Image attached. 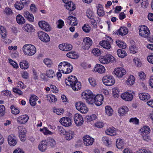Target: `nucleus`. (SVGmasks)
<instances>
[{
    "label": "nucleus",
    "instance_id": "obj_20",
    "mask_svg": "<svg viewBox=\"0 0 153 153\" xmlns=\"http://www.w3.org/2000/svg\"><path fill=\"white\" fill-rule=\"evenodd\" d=\"M139 97L140 100L146 101L150 98L149 94L146 93H141L139 94Z\"/></svg>",
    "mask_w": 153,
    "mask_h": 153
},
{
    "label": "nucleus",
    "instance_id": "obj_52",
    "mask_svg": "<svg viewBox=\"0 0 153 153\" xmlns=\"http://www.w3.org/2000/svg\"><path fill=\"white\" fill-rule=\"evenodd\" d=\"M44 62L45 64L48 67H51L52 64L51 60L49 59H45L44 60Z\"/></svg>",
    "mask_w": 153,
    "mask_h": 153
},
{
    "label": "nucleus",
    "instance_id": "obj_60",
    "mask_svg": "<svg viewBox=\"0 0 153 153\" xmlns=\"http://www.w3.org/2000/svg\"><path fill=\"white\" fill-rule=\"evenodd\" d=\"M97 116L96 115L94 114L91 115L86 117V118L88 121H91L95 119Z\"/></svg>",
    "mask_w": 153,
    "mask_h": 153
},
{
    "label": "nucleus",
    "instance_id": "obj_64",
    "mask_svg": "<svg viewBox=\"0 0 153 153\" xmlns=\"http://www.w3.org/2000/svg\"><path fill=\"white\" fill-rule=\"evenodd\" d=\"M129 122L133 123L135 124H138L139 123V120L136 117L132 118L130 119Z\"/></svg>",
    "mask_w": 153,
    "mask_h": 153
},
{
    "label": "nucleus",
    "instance_id": "obj_33",
    "mask_svg": "<svg viewBox=\"0 0 153 153\" xmlns=\"http://www.w3.org/2000/svg\"><path fill=\"white\" fill-rule=\"evenodd\" d=\"M118 33L119 35L124 36L128 32V30L126 27H121L118 30Z\"/></svg>",
    "mask_w": 153,
    "mask_h": 153
},
{
    "label": "nucleus",
    "instance_id": "obj_34",
    "mask_svg": "<svg viewBox=\"0 0 153 153\" xmlns=\"http://www.w3.org/2000/svg\"><path fill=\"white\" fill-rule=\"evenodd\" d=\"M128 108L126 106H123L119 108L118 110V113L121 115L126 114L128 111Z\"/></svg>",
    "mask_w": 153,
    "mask_h": 153
},
{
    "label": "nucleus",
    "instance_id": "obj_22",
    "mask_svg": "<svg viewBox=\"0 0 153 153\" xmlns=\"http://www.w3.org/2000/svg\"><path fill=\"white\" fill-rule=\"evenodd\" d=\"M29 117L26 115L21 116L19 117L17 119L18 122L21 124H25L28 120Z\"/></svg>",
    "mask_w": 153,
    "mask_h": 153
},
{
    "label": "nucleus",
    "instance_id": "obj_30",
    "mask_svg": "<svg viewBox=\"0 0 153 153\" xmlns=\"http://www.w3.org/2000/svg\"><path fill=\"white\" fill-rule=\"evenodd\" d=\"M74 132L71 131H65V134H64L66 140H70L73 138L74 136Z\"/></svg>",
    "mask_w": 153,
    "mask_h": 153
},
{
    "label": "nucleus",
    "instance_id": "obj_39",
    "mask_svg": "<svg viewBox=\"0 0 153 153\" xmlns=\"http://www.w3.org/2000/svg\"><path fill=\"white\" fill-rule=\"evenodd\" d=\"M135 78L134 76L131 75L127 80L126 83L127 85H132L134 83Z\"/></svg>",
    "mask_w": 153,
    "mask_h": 153
},
{
    "label": "nucleus",
    "instance_id": "obj_17",
    "mask_svg": "<svg viewBox=\"0 0 153 153\" xmlns=\"http://www.w3.org/2000/svg\"><path fill=\"white\" fill-rule=\"evenodd\" d=\"M59 48L63 51H70L72 48V45L70 44H62L59 46Z\"/></svg>",
    "mask_w": 153,
    "mask_h": 153
},
{
    "label": "nucleus",
    "instance_id": "obj_19",
    "mask_svg": "<svg viewBox=\"0 0 153 153\" xmlns=\"http://www.w3.org/2000/svg\"><path fill=\"white\" fill-rule=\"evenodd\" d=\"M67 22L71 25L75 26L77 25V22L76 18L72 16H70L67 18Z\"/></svg>",
    "mask_w": 153,
    "mask_h": 153
},
{
    "label": "nucleus",
    "instance_id": "obj_9",
    "mask_svg": "<svg viewBox=\"0 0 153 153\" xmlns=\"http://www.w3.org/2000/svg\"><path fill=\"white\" fill-rule=\"evenodd\" d=\"M74 120L76 125L77 126H81L83 123V120L82 116L79 114L76 113L74 116Z\"/></svg>",
    "mask_w": 153,
    "mask_h": 153
},
{
    "label": "nucleus",
    "instance_id": "obj_45",
    "mask_svg": "<svg viewBox=\"0 0 153 153\" xmlns=\"http://www.w3.org/2000/svg\"><path fill=\"white\" fill-rule=\"evenodd\" d=\"M10 109L12 113L14 114H18L20 112L18 108L14 107V105H11L10 106Z\"/></svg>",
    "mask_w": 153,
    "mask_h": 153
},
{
    "label": "nucleus",
    "instance_id": "obj_11",
    "mask_svg": "<svg viewBox=\"0 0 153 153\" xmlns=\"http://www.w3.org/2000/svg\"><path fill=\"white\" fill-rule=\"evenodd\" d=\"M0 30L1 37L3 38V39H2V41L6 44L10 43L11 42V40L8 39L7 40L6 39L7 32L5 29L2 26H0Z\"/></svg>",
    "mask_w": 153,
    "mask_h": 153
},
{
    "label": "nucleus",
    "instance_id": "obj_5",
    "mask_svg": "<svg viewBox=\"0 0 153 153\" xmlns=\"http://www.w3.org/2000/svg\"><path fill=\"white\" fill-rule=\"evenodd\" d=\"M100 62L103 64H106L110 62L114 63L116 62L114 58L111 55H107L99 59Z\"/></svg>",
    "mask_w": 153,
    "mask_h": 153
},
{
    "label": "nucleus",
    "instance_id": "obj_35",
    "mask_svg": "<svg viewBox=\"0 0 153 153\" xmlns=\"http://www.w3.org/2000/svg\"><path fill=\"white\" fill-rule=\"evenodd\" d=\"M117 52L119 57L121 58H123L127 55L126 52L123 49H118Z\"/></svg>",
    "mask_w": 153,
    "mask_h": 153
},
{
    "label": "nucleus",
    "instance_id": "obj_43",
    "mask_svg": "<svg viewBox=\"0 0 153 153\" xmlns=\"http://www.w3.org/2000/svg\"><path fill=\"white\" fill-rule=\"evenodd\" d=\"M66 56L72 59L78 58V56L74 52H69L67 54Z\"/></svg>",
    "mask_w": 153,
    "mask_h": 153
},
{
    "label": "nucleus",
    "instance_id": "obj_24",
    "mask_svg": "<svg viewBox=\"0 0 153 153\" xmlns=\"http://www.w3.org/2000/svg\"><path fill=\"white\" fill-rule=\"evenodd\" d=\"M48 143V142L46 140L42 141L38 146L39 150L42 152H44L47 148Z\"/></svg>",
    "mask_w": 153,
    "mask_h": 153
},
{
    "label": "nucleus",
    "instance_id": "obj_21",
    "mask_svg": "<svg viewBox=\"0 0 153 153\" xmlns=\"http://www.w3.org/2000/svg\"><path fill=\"white\" fill-rule=\"evenodd\" d=\"M64 3H66L65 6L67 9L70 11H73L75 10L76 7L75 4L72 1L66 2L63 0Z\"/></svg>",
    "mask_w": 153,
    "mask_h": 153
},
{
    "label": "nucleus",
    "instance_id": "obj_12",
    "mask_svg": "<svg viewBox=\"0 0 153 153\" xmlns=\"http://www.w3.org/2000/svg\"><path fill=\"white\" fill-rule=\"evenodd\" d=\"M59 122L62 125L65 127H68L71 125V120L70 118L67 117L61 118L59 120Z\"/></svg>",
    "mask_w": 153,
    "mask_h": 153
},
{
    "label": "nucleus",
    "instance_id": "obj_48",
    "mask_svg": "<svg viewBox=\"0 0 153 153\" xmlns=\"http://www.w3.org/2000/svg\"><path fill=\"white\" fill-rule=\"evenodd\" d=\"M19 134H25L26 132V130L25 128L23 126H19L18 127Z\"/></svg>",
    "mask_w": 153,
    "mask_h": 153
},
{
    "label": "nucleus",
    "instance_id": "obj_49",
    "mask_svg": "<svg viewBox=\"0 0 153 153\" xmlns=\"http://www.w3.org/2000/svg\"><path fill=\"white\" fill-rule=\"evenodd\" d=\"M40 131L42 132L45 135L47 134H51L52 133L48 129V128L46 127H44L43 128H41Z\"/></svg>",
    "mask_w": 153,
    "mask_h": 153
},
{
    "label": "nucleus",
    "instance_id": "obj_4",
    "mask_svg": "<svg viewBox=\"0 0 153 153\" xmlns=\"http://www.w3.org/2000/svg\"><path fill=\"white\" fill-rule=\"evenodd\" d=\"M139 35L141 36L148 39L150 34V31L149 28L146 26H143L139 29Z\"/></svg>",
    "mask_w": 153,
    "mask_h": 153
},
{
    "label": "nucleus",
    "instance_id": "obj_13",
    "mask_svg": "<svg viewBox=\"0 0 153 153\" xmlns=\"http://www.w3.org/2000/svg\"><path fill=\"white\" fill-rule=\"evenodd\" d=\"M38 25L39 27L46 31H49L51 28L48 24L45 21H41L39 22Z\"/></svg>",
    "mask_w": 153,
    "mask_h": 153
},
{
    "label": "nucleus",
    "instance_id": "obj_23",
    "mask_svg": "<svg viewBox=\"0 0 153 153\" xmlns=\"http://www.w3.org/2000/svg\"><path fill=\"white\" fill-rule=\"evenodd\" d=\"M94 70L96 72H97L100 73H103L105 71V69L104 67L102 65L99 64L96 65Z\"/></svg>",
    "mask_w": 153,
    "mask_h": 153
},
{
    "label": "nucleus",
    "instance_id": "obj_47",
    "mask_svg": "<svg viewBox=\"0 0 153 153\" xmlns=\"http://www.w3.org/2000/svg\"><path fill=\"white\" fill-rule=\"evenodd\" d=\"M24 6V5L21 3L20 1L19 2L17 1L15 4V8L18 10H21L23 8Z\"/></svg>",
    "mask_w": 153,
    "mask_h": 153
},
{
    "label": "nucleus",
    "instance_id": "obj_18",
    "mask_svg": "<svg viewBox=\"0 0 153 153\" xmlns=\"http://www.w3.org/2000/svg\"><path fill=\"white\" fill-rule=\"evenodd\" d=\"M8 142L10 146H14L16 144L17 140L15 137H13L12 135H10L8 137Z\"/></svg>",
    "mask_w": 153,
    "mask_h": 153
},
{
    "label": "nucleus",
    "instance_id": "obj_42",
    "mask_svg": "<svg viewBox=\"0 0 153 153\" xmlns=\"http://www.w3.org/2000/svg\"><path fill=\"white\" fill-rule=\"evenodd\" d=\"M20 66L22 69H27L28 68V63L27 61H23L20 62Z\"/></svg>",
    "mask_w": 153,
    "mask_h": 153
},
{
    "label": "nucleus",
    "instance_id": "obj_32",
    "mask_svg": "<svg viewBox=\"0 0 153 153\" xmlns=\"http://www.w3.org/2000/svg\"><path fill=\"white\" fill-rule=\"evenodd\" d=\"M115 128L113 127L111 128L107 129L105 131L106 134L111 136H113L116 135L115 131L114 129Z\"/></svg>",
    "mask_w": 153,
    "mask_h": 153
},
{
    "label": "nucleus",
    "instance_id": "obj_46",
    "mask_svg": "<svg viewBox=\"0 0 153 153\" xmlns=\"http://www.w3.org/2000/svg\"><path fill=\"white\" fill-rule=\"evenodd\" d=\"M47 99L49 100L50 102H55L57 101L56 98L55 96L51 95L47 97Z\"/></svg>",
    "mask_w": 153,
    "mask_h": 153
},
{
    "label": "nucleus",
    "instance_id": "obj_41",
    "mask_svg": "<svg viewBox=\"0 0 153 153\" xmlns=\"http://www.w3.org/2000/svg\"><path fill=\"white\" fill-rule=\"evenodd\" d=\"M105 113L108 116H110L112 114L113 110L111 106H107L105 107Z\"/></svg>",
    "mask_w": 153,
    "mask_h": 153
},
{
    "label": "nucleus",
    "instance_id": "obj_62",
    "mask_svg": "<svg viewBox=\"0 0 153 153\" xmlns=\"http://www.w3.org/2000/svg\"><path fill=\"white\" fill-rule=\"evenodd\" d=\"M31 10L33 13H36L37 11V9L34 4H31L30 6Z\"/></svg>",
    "mask_w": 153,
    "mask_h": 153
},
{
    "label": "nucleus",
    "instance_id": "obj_51",
    "mask_svg": "<svg viewBox=\"0 0 153 153\" xmlns=\"http://www.w3.org/2000/svg\"><path fill=\"white\" fill-rule=\"evenodd\" d=\"M92 53L94 55L97 56H100L101 54V51L98 48L93 49L92 51Z\"/></svg>",
    "mask_w": 153,
    "mask_h": 153
},
{
    "label": "nucleus",
    "instance_id": "obj_3",
    "mask_svg": "<svg viewBox=\"0 0 153 153\" xmlns=\"http://www.w3.org/2000/svg\"><path fill=\"white\" fill-rule=\"evenodd\" d=\"M75 106L76 109L82 113H86L88 111L85 104L81 101L76 102V103Z\"/></svg>",
    "mask_w": 153,
    "mask_h": 153
},
{
    "label": "nucleus",
    "instance_id": "obj_56",
    "mask_svg": "<svg viewBox=\"0 0 153 153\" xmlns=\"http://www.w3.org/2000/svg\"><path fill=\"white\" fill-rule=\"evenodd\" d=\"M67 62H61L58 65V68L62 70L64 69L65 66L67 64Z\"/></svg>",
    "mask_w": 153,
    "mask_h": 153
},
{
    "label": "nucleus",
    "instance_id": "obj_59",
    "mask_svg": "<svg viewBox=\"0 0 153 153\" xmlns=\"http://www.w3.org/2000/svg\"><path fill=\"white\" fill-rule=\"evenodd\" d=\"M8 60L9 62L13 68H18V66L16 62L10 59H9Z\"/></svg>",
    "mask_w": 153,
    "mask_h": 153
},
{
    "label": "nucleus",
    "instance_id": "obj_14",
    "mask_svg": "<svg viewBox=\"0 0 153 153\" xmlns=\"http://www.w3.org/2000/svg\"><path fill=\"white\" fill-rule=\"evenodd\" d=\"M83 142L86 146L92 145L94 142V139L88 135H86L83 138Z\"/></svg>",
    "mask_w": 153,
    "mask_h": 153
},
{
    "label": "nucleus",
    "instance_id": "obj_50",
    "mask_svg": "<svg viewBox=\"0 0 153 153\" xmlns=\"http://www.w3.org/2000/svg\"><path fill=\"white\" fill-rule=\"evenodd\" d=\"M102 141L108 147L110 146L111 144V142L108 137H103L102 138Z\"/></svg>",
    "mask_w": 153,
    "mask_h": 153
},
{
    "label": "nucleus",
    "instance_id": "obj_28",
    "mask_svg": "<svg viewBox=\"0 0 153 153\" xmlns=\"http://www.w3.org/2000/svg\"><path fill=\"white\" fill-rule=\"evenodd\" d=\"M140 131H141V134H148L150 132V130L148 126H144L142 128Z\"/></svg>",
    "mask_w": 153,
    "mask_h": 153
},
{
    "label": "nucleus",
    "instance_id": "obj_44",
    "mask_svg": "<svg viewBox=\"0 0 153 153\" xmlns=\"http://www.w3.org/2000/svg\"><path fill=\"white\" fill-rule=\"evenodd\" d=\"M86 15L89 19H94V13L90 9H88L86 11Z\"/></svg>",
    "mask_w": 153,
    "mask_h": 153
},
{
    "label": "nucleus",
    "instance_id": "obj_8",
    "mask_svg": "<svg viewBox=\"0 0 153 153\" xmlns=\"http://www.w3.org/2000/svg\"><path fill=\"white\" fill-rule=\"evenodd\" d=\"M38 36L39 39L43 42H47L50 41V37L47 34L43 32L39 31L38 33Z\"/></svg>",
    "mask_w": 153,
    "mask_h": 153
},
{
    "label": "nucleus",
    "instance_id": "obj_37",
    "mask_svg": "<svg viewBox=\"0 0 153 153\" xmlns=\"http://www.w3.org/2000/svg\"><path fill=\"white\" fill-rule=\"evenodd\" d=\"M46 75L50 78H51L55 76V74L53 70H49L47 71Z\"/></svg>",
    "mask_w": 153,
    "mask_h": 153
},
{
    "label": "nucleus",
    "instance_id": "obj_31",
    "mask_svg": "<svg viewBox=\"0 0 153 153\" xmlns=\"http://www.w3.org/2000/svg\"><path fill=\"white\" fill-rule=\"evenodd\" d=\"M16 20L17 22L20 25L24 24L25 22L24 18L20 14H19L16 16Z\"/></svg>",
    "mask_w": 153,
    "mask_h": 153
},
{
    "label": "nucleus",
    "instance_id": "obj_29",
    "mask_svg": "<svg viewBox=\"0 0 153 153\" xmlns=\"http://www.w3.org/2000/svg\"><path fill=\"white\" fill-rule=\"evenodd\" d=\"M38 99V97L35 95H32L29 100L31 106H34L36 105V102Z\"/></svg>",
    "mask_w": 153,
    "mask_h": 153
},
{
    "label": "nucleus",
    "instance_id": "obj_61",
    "mask_svg": "<svg viewBox=\"0 0 153 153\" xmlns=\"http://www.w3.org/2000/svg\"><path fill=\"white\" fill-rule=\"evenodd\" d=\"M89 82L90 84L93 86H95L96 85L95 80L94 78H90L88 79Z\"/></svg>",
    "mask_w": 153,
    "mask_h": 153
},
{
    "label": "nucleus",
    "instance_id": "obj_36",
    "mask_svg": "<svg viewBox=\"0 0 153 153\" xmlns=\"http://www.w3.org/2000/svg\"><path fill=\"white\" fill-rule=\"evenodd\" d=\"M124 145V143L121 139H119L117 140L116 142V146L118 149L122 148Z\"/></svg>",
    "mask_w": 153,
    "mask_h": 153
},
{
    "label": "nucleus",
    "instance_id": "obj_57",
    "mask_svg": "<svg viewBox=\"0 0 153 153\" xmlns=\"http://www.w3.org/2000/svg\"><path fill=\"white\" fill-rule=\"evenodd\" d=\"M130 52L134 54L137 52V48L134 45L131 46L130 47Z\"/></svg>",
    "mask_w": 153,
    "mask_h": 153
},
{
    "label": "nucleus",
    "instance_id": "obj_26",
    "mask_svg": "<svg viewBox=\"0 0 153 153\" xmlns=\"http://www.w3.org/2000/svg\"><path fill=\"white\" fill-rule=\"evenodd\" d=\"M100 45L104 48L108 50L110 49L111 47V44L107 40H104L100 42Z\"/></svg>",
    "mask_w": 153,
    "mask_h": 153
},
{
    "label": "nucleus",
    "instance_id": "obj_2",
    "mask_svg": "<svg viewBox=\"0 0 153 153\" xmlns=\"http://www.w3.org/2000/svg\"><path fill=\"white\" fill-rule=\"evenodd\" d=\"M22 50L25 55L28 56L33 55L36 52V49L35 47L29 44L24 45L22 48Z\"/></svg>",
    "mask_w": 153,
    "mask_h": 153
},
{
    "label": "nucleus",
    "instance_id": "obj_54",
    "mask_svg": "<svg viewBox=\"0 0 153 153\" xmlns=\"http://www.w3.org/2000/svg\"><path fill=\"white\" fill-rule=\"evenodd\" d=\"M148 0H142V2L141 3L142 7L144 8H146L148 7Z\"/></svg>",
    "mask_w": 153,
    "mask_h": 153
},
{
    "label": "nucleus",
    "instance_id": "obj_27",
    "mask_svg": "<svg viewBox=\"0 0 153 153\" xmlns=\"http://www.w3.org/2000/svg\"><path fill=\"white\" fill-rule=\"evenodd\" d=\"M24 16L30 22H33L34 18L33 15L30 14L28 11H25L24 13Z\"/></svg>",
    "mask_w": 153,
    "mask_h": 153
},
{
    "label": "nucleus",
    "instance_id": "obj_7",
    "mask_svg": "<svg viewBox=\"0 0 153 153\" xmlns=\"http://www.w3.org/2000/svg\"><path fill=\"white\" fill-rule=\"evenodd\" d=\"M113 72L117 76L121 78L126 74V71L123 68L117 67L114 69Z\"/></svg>",
    "mask_w": 153,
    "mask_h": 153
},
{
    "label": "nucleus",
    "instance_id": "obj_53",
    "mask_svg": "<svg viewBox=\"0 0 153 153\" xmlns=\"http://www.w3.org/2000/svg\"><path fill=\"white\" fill-rule=\"evenodd\" d=\"M5 109V107L4 105H0V117H2L4 115Z\"/></svg>",
    "mask_w": 153,
    "mask_h": 153
},
{
    "label": "nucleus",
    "instance_id": "obj_15",
    "mask_svg": "<svg viewBox=\"0 0 153 153\" xmlns=\"http://www.w3.org/2000/svg\"><path fill=\"white\" fill-rule=\"evenodd\" d=\"M130 93L128 92H125L122 94L121 95V98L124 100L127 101H131L133 97V95L132 93L130 92Z\"/></svg>",
    "mask_w": 153,
    "mask_h": 153
},
{
    "label": "nucleus",
    "instance_id": "obj_25",
    "mask_svg": "<svg viewBox=\"0 0 153 153\" xmlns=\"http://www.w3.org/2000/svg\"><path fill=\"white\" fill-rule=\"evenodd\" d=\"M83 41L85 43V46L86 47L85 48L86 49H88L92 43V40L89 37L84 38L83 39Z\"/></svg>",
    "mask_w": 153,
    "mask_h": 153
},
{
    "label": "nucleus",
    "instance_id": "obj_6",
    "mask_svg": "<svg viewBox=\"0 0 153 153\" xmlns=\"http://www.w3.org/2000/svg\"><path fill=\"white\" fill-rule=\"evenodd\" d=\"M102 81L103 83L107 86H111L114 85L115 81L112 76H105L103 77Z\"/></svg>",
    "mask_w": 153,
    "mask_h": 153
},
{
    "label": "nucleus",
    "instance_id": "obj_16",
    "mask_svg": "<svg viewBox=\"0 0 153 153\" xmlns=\"http://www.w3.org/2000/svg\"><path fill=\"white\" fill-rule=\"evenodd\" d=\"M103 100V97L102 95H96L94 98V102L97 106L101 105Z\"/></svg>",
    "mask_w": 153,
    "mask_h": 153
},
{
    "label": "nucleus",
    "instance_id": "obj_1",
    "mask_svg": "<svg viewBox=\"0 0 153 153\" xmlns=\"http://www.w3.org/2000/svg\"><path fill=\"white\" fill-rule=\"evenodd\" d=\"M65 82L67 85L70 86L74 91L79 90L81 86L80 82H78L75 76H71L68 79H65Z\"/></svg>",
    "mask_w": 153,
    "mask_h": 153
},
{
    "label": "nucleus",
    "instance_id": "obj_58",
    "mask_svg": "<svg viewBox=\"0 0 153 153\" xmlns=\"http://www.w3.org/2000/svg\"><path fill=\"white\" fill-rule=\"evenodd\" d=\"M58 24L57 25V27L59 29L62 28L64 25V21L61 19H59L58 20Z\"/></svg>",
    "mask_w": 153,
    "mask_h": 153
},
{
    "label": "nucleus",
    "instance_id": "obj_55",
    "mask_svg": "<svg viewBox=\"0 0 153 153\" xmlns=\"http://www.w3.org/2000/svg\"><path fill=\"white\" fill-rule=\"evenodd\" d=\"M53 112L54 113H56L57 114L60 115L61 114H63L64 112V110L63 109L55 108L53 109Z\"/></svg>",
    "mask_w": 153,
    "mask_h": 153
},
{
    "label": "nucleus",
    "instance_id": "obj_40",
    "mask_svg": "<svg viewBox=\"0 0 153 153\" xmlns=\"http://www.w3.org/2000/svg\"><path fill=\"white\" fill-rule=\"evenodd\" d=\"M99 5L100 6H99L97 9V14L100 16H102L104 15L105 12L102 6L100 5Z\"/></svg>",
    "mask_w": 153,
    "mask_h": 153
},
{
    "label": "nucleus",
    "instance_id": "obj_38",
    "mask_svg": "<svg viewBox=\"0 0 153 153\" xmlns=\"http://www.w3.org/2000/svg\"><path fill=\"white\" fill-rule=\"evenodd\" d=\"M24 29L25 31L30 32L33 30V26L31 25L26 24L24 27Z\"/></svg>",
    "mask_w": 153,
    "mask_h": 153
},
{
    "label": "nucleus",
    "instance_id": "obj_63",
    "mask_svg": "<svg viewBox=\"0 0 153 153\" xmlns=\"http://www.w3.org/2000/svg\"><path fill=\"white\" fill-rule=\"evenodd\" d=\"M73 69L72 65L70 64H69V66L68 67L67 69L65 71V74H68L72 72Z\"/></svg>",
    "mask_w": 153,
    "mask_h": 153
},
{
    "label": "nucleus",
    "instance_id": "obj_10",
    "mask_svg": "<svg viewBox=\"0 0 153 153\" xmlns=\"http://www.w3.org/2000/svg\"><path fill=\"white\" fill-rule=\"evenodd\" d=\"M82 98L87 101H90L94 97V95L90 91H85L82 94Z\"/></svg>",
    "mask_w": 153,
    "mask_h": 153
}]
</instances>
